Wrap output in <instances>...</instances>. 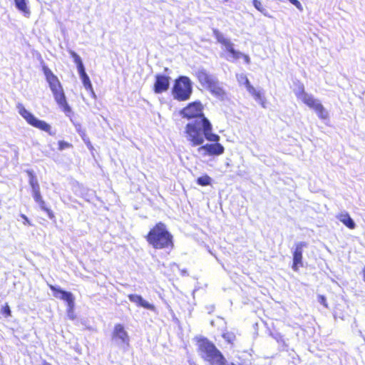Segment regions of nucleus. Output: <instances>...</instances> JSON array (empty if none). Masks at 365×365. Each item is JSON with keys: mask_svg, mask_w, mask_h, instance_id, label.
Returning <instances> with one entry per match:
<instances>
[{"mask_svg": "<svg viewBox=\"0 0 365 365\" xmlns=\"http://www.w3.org/2000/svg\"><path fill=\"white\" fill-rule=\"evenodd\" d=\"M183 134L192 147L202 145L205 139L210 142H217L220 139L217 134L212 132V125L210 122V128L206 130L202 123L198 121H190L185 125Z\"/></svg>", "mask_w": 365, "mask_h": 365, "instance_id": "1", "label": "nucleus"}, {"mask_svg": "<svg viewBox=\"0 0 365 365\" xmlns=\"http://www.w3.org/2000/svg\"><path fill=\"white\" fill-rule=\"evenodd\" d=\"M145 238L148 244L155 250H171L174 248L173 235L162 222L155 223Z\"/></svg>", "mask_w": 365, "mask_h": 365, "instance_id": "2", "label": "nucleus"}, {"mask_svg": "<svg viewBox=\"0 0 365 365\" xmlns=\"http://www.w3.org/2000/svg\"><path fill=\"white\" fill-rule=\"evenodd\" d=\"M200 357L210 365H225L227 360L213 342L205 336L195 338Z\"/></svg>", "mask_w": 365, "mask_h": 365, "instance_id": "3", "label": "nucleus"}, {"mask_svg": "<svg viewBox=\"0 0 365 365\" xmlns=\"http://www.w3.org/2000/svg\"><path fill=\"white\" fill-rule=\"evenodd\" d=\"M41 68L56 102L66 114H70L71 108L68 104L63 87L58 77L46 65H42Z\"/></svg>", "mask_w": 365, "mask_h": 365, "instance_id": "4", "label": "nucleus"}, {"mask_svg": "<svg viewBox=\"0 0 365 365\" xmlns=\"http://www.w3.org/2000/svg\"><path fill=\"white\" fill-rule=\"evenodd\" d=\"M194 76L200 86L212 96L219 98L225 97V91L223 88L220 85L218 81L206 69H198L195 72Z\"/></svg>", "mask_w": 365, "mask_h": 365, "instance_id": "5", "label": "nucleus"}, {"mask_svg": "<svg viewBox=\"0 0 365 365\" xmlns=\"http://www.w3.org/2000/svg\"><path fill=\"white\" fill-rule=\"evenodd\" d=\"M204 107L200 101H195L187 103L184 108L180 110L182 118L187 120H193L192 121H198L202 123L205 129L210 128V120L203 113Z\"/></svg>", "mask_w": 365, "mask_h": 365, "instance_id": "6", "label": "nucleus"}, {"mask_svg": "<svg viewBox=\"0 0 365 365\" xmlns=\"http://www.w3.org/2000/svg\"><path fill=\"white\" fill-rule=\"evenodd\" d=\"M192 93V85L190 79L185 76H180L175 81L171 89L173 98L178 101H188Z\"/></svg>", "mask_w": 365, "mask_h": 365, "instance_id": "7", "label": "nucleus"}, {"mask_svg": "<svg viewBox=\"0 0 365 365\" xmlns=\"http://www.w3.org/2000/svg\"><path fill=\"white\" fill-rule=\"evenodd\" d=\"M26 173L29 178V182L32 189V195L34 201L38 204L41 210L47 214L50 220H55L56 217L54 212L51 208L46 206V203L41 195L40 185L34 172L31 170H28Z\"/></svg>", "mask_w": 365, "mask_h": 365, "instance_id": "8", "label": "nucleus"}, {"mask_svg": "<svg viewBox=\"0 0 365 365\" xmlns=\"http://www.w3.org/2000/svg\"><path fill=\"white\" fill-rule=\"evenodd\" d=\"M19 113L26 121V123L40 130L53 135L54 133L51 130V126L44 120H38L31 112L26 109L21 103H18L16 106Z\"/></svg>", "mask_w": 365, "mask_h": 365, "instance_id": "9", "label": "nucleus"}, {"mask_svg": "<svg viewBox=\"0 0 365 365\" xmlns=\"http://www.w3.org/2000/svg\"><path fill=\"white\" fill-rule=\"evenodd\" d=\"M49 289L53 292L55 297H59L61 299L64 300L67 303V315L71 320L76 319V315L74 312V297L72 293L63 290L59 287H56L52 284H48Z\"/></svg>", "mask_w": 365, "mask_h": 365, "instance_id": "10", "label": "nucleus"}, {"mask_svg": "<svg viewBox=\"0 0 365 365\" xmlns=\"http://www.w3.org/2000/svg\"><path fill=\"white\" fill-rule=\"evenodd\" d=\"M69 54L73 58L74 63L76 64L77 69L84 88L90 93L94 96L95 92L91 81L86 72L85 67L81 57L73 51H70Z\"/></svg>", "mask_w": 365, "mask_h": 365, "instance_id": "11", "label": "nucleus"}, {"mask_svg": "<svg viewBox=\"0 0 365 365\" xmlns=\"http://www.w3.org/2000/svg\"><path fill=\"white\" fill-rule=\"evenodd\" d=\"M112 339L128 348L130 346V337L121 324H116L112 332Z\"/></svg>", "mask_w": 365, "mask_h": 365, "instance_id": "12", "label": "nucleus"}, {"mask_svg": "<svg viewBox=\"0 0 365 365\" xmlns=\"http://www.w3.org/2000/svg\"><path fill=\"white\" fill-rule=\"evenodd\" d=\"M296 96L299 98L306 106H307L309 108L315 110L321 102L317 99L314 98L312 95L306 93L304 86L303 84H299L298 87V91L295 93Z\"/></svg>", "mask_w": 365, "mask_h": 365, "instance_id": "13", "label": "nucleus"}, {"mask_svg": "<svg viewBox=\"0 0 365 365\" xmlns=\"http://www.w3.org/2000/svg\"><path fill=\"white\" fill-rule=\"evenodd\" d=\"M307 246V242H300L295 245L293 251V261L292 268L294 271L298 272L300 267H303V249Z\"/></svg>", "mask_w": 365, "mask_h": 365, "instance_id": "14", "label": "nucleus"}, {"mask_svg": "<svg viewBox=\"0 0 365 365\" xmlns=\"http://www.w3.org/2000/svg\"><path fill=\"white\" fill-rule=\"evenodd\" d=\"M170 78L168 76L157 74L155 76V82L153 90L155 93H163L166 92L170 86Z\"/></svg>", "mask_w": 365, "mask_h": 365, "instance_id": "15", "label": "nucleus"}, {"mask_svg": "<svg viewBox=\"0 0 365 365\" xmlns=\"http://www.w3.org/2000/svg\"><path fill=\"white\" fill-rule=\"evenodd\" d=\"M217 142H213L214 143H207L205 145H201L198 148V151L204 150L205 155H220L225 152L223 145Z\"/></svg>", "mask_w": 365, "mask_h": 365, "instance_id": "16", "label": "nucleus"}, {"mask_svg": "<svg viewBox=\"0 0 365 365\" xmlns=\"http://www.w3.org/2000/svg\"><path fill=\"white\" fill-rule=\"evenodd\" d=\"M128 297L130 302L135 303L139 307H142L150 310H153L155 309V307L153 304L145 301L140 295L130 294Z\"/></svg>", "mask_w": 365, "mask_h": 365, "instance_id": "17", "label": "nucleus"}, {"mask_svg": "<svg viewBox=\"0 0 365 365\" xmlns=\"http://www.w3.org/2000/svg\"><path fill=\"white\" fill-rule=\"evenodd\" d=\"M213 34L217 41L224 46L227 52L234 47L233 43L229 39L225 38L222 34L217 29L213 30Z\"/></svg>", "mask_w": 365, "mask_h": 365, "instance_id": "18", "label": "nucleus"}, {"mask_svg": "<svg viewBox=\"0 0 365 365\" xmlns=\"http://www.w3.org/2000/svg\"><path fill=\"white\" fill-rule=\"evenodd\" d=\"M336 218L350 230H353L356 227L355 222L346 212L339 213Z\"/></svg>", "mask_w": 365, "mask_h": 365, "instance_id": "19", "label": "nucleus"}, {"mask_svg": "<svg viewBox=\"0 0 365 365\" xmlns=\"http://www.w3.org/2000/svg\"><path fill=\"white\" fill-rule=\"evenodd\" d=\"M248 92L253 96V98L257 101L263 108L266 107V101L263 97V95L260 91H257L254 87L248 91Z\"/></svg>", "mask_w": 365, "mask_h": 365, "instance_id": "20", "label": "nucleus"}, {"mask_svg": "<svg viewBox=\"0 0 365 365\" xmlns=\"http://www.w3.org/2000/svg\"><path fill=\"white\" fill-rule=\"evenodd\" d=\"M16 7L24 15L29 16L30 10L27 6L26 0H14Z\"/></svg>", "mask_w": 365, "mask_h": 365, "instance_id": "21", "label": "nucleus"}, {"mask_svg": "<svg viewBox=\"0 0 365 365\" xmlns=\"http://www.w3.org/2000/svg\"><path fill=\"white\" fill-rule=\"evenodd\" d=\"M318 117L322 120H327L329 118V113L324 106L321 103L318 107L314 110Z\"/></svg>", "mask_w": 365, "mask_h": 365, "instance_id": "22", "label": "nucleus"}, {"mask_svg": "<svg viewBox=\"0 0 365 365\" xmlns=\"http://www.w3.org/2000/svg\"><path fill=\"white\" fill-rule=\"evenodd\" d=\"M197 185L201 186H207L211 184V178L207 175L199 177L196 180Z\"/></svg>", "mask_w": 365, "mask_h": 365, "instance_id": "23", "label": "nucleus"}, {"mask_svg": "<svg viewBox=\"0 0 365 365\" xmlns=\"http://www.w3.org/2000/svg\"><path fill=\"white\" fill-rule=\"evenodd\" d=\"M222 338L229 344H232L235 341L236 336L235 334L232 331H227L222 334Z\"/></svg>", "mask_w": 365, "mask_h": 365, "instance_id": "24", "label": "nucleus"}, {"mask_svg": "<svg viewBox=\"0 0 365 365\" xmlns=\"http://www.w3.org/2000/svg\"><path fill=\"white\" fill-rule=\"evenodd\" d=\"M1 314L3 315L4 317L5 318H7V317H11V309H10V307L9 305L8 304V303H5L1 309Z\"/></svg>", "mask_w": 365, "mask_h": 365, "instance_id": "25", "label": "nucleus"}, {"mask_svg": "<svg viewBox=\"0 0 365 365\" xmlns=\"http://www.w3.org/2000/svg\"><path fill=\"white\" fill-rule=\"evenodd\" d=\"M252 3H253V5H254L255 8L257 10H258L261 13L264 14V15H266V10L263 7V6H262V4L260 1H259V0H253Z\"/></svg>", "mask_w": 365, "mask_h": 365, "instance_id": "26", "label": "nucleus"}, {"mask_svg": "<svg viewBox=\"0 0 365 365\" xmlns=\"http://www.w3.org/2000/svg\"><path fill=\"white\" fill-rule=\"evenodd\" d=\"M58 146L59 150H63L67 148H72V144L64 140H59L58 142Z\"/></svg>", "mask_w": 365, "mask_h": 365, "instance_id": "27", "label": "nucleus"}, {"mask_svg": "<svg viewBox=\"0 0 365 365\" xmlns=\"http://www.w3.org/2000/svg\"><path fill=\"white\" fill-rule=\"evenodd\" d=\"M228 53H230V55L232 56V57L235 60H237V59L241 58V57L242 56V53L241 52H240V51H237L235 50L234 47L232 49H230L228 51Z\"/></svg>", "mask_w": 365, "mask_h": 365, "instance_id": "28", "label": "nucleus"}, {"mask_svg": "<svg viewBox=\"0 0 365 365\" xmlns=\"http://www.w3.org/2000/svg\"><path fill=\"white\" fill-rule=\"evenodd\" d=\"M319 302L323 305L325 308H329V304L327 301V298L324 295H318L317 297Z\"/></svg>", "mask_w": 365, "mask_h": 365, "instance_id": "29", "label": "nucleus"}, {"mask_svg": "<svg viewBox=\"0 0 365 365\" xmlns=\"http://www.w3.org/2000/svg\"><path fill=\"white\" fill-rule=\"evenodd\" d=\"M243 79H244V84L247 90L250 91V89H252L253 88V86L251 85L249 79L247 78V76H244L243 77Z\"/></svg>", "mask_w": 365, "mask_h": 365, "instance_id": "30", "label": "nucleus"}, {"mask_svg": "<svg viewBox=\"0 0 365 365\" xmlns=\"http://www.w3.org/2000/svg\"><path fill=\"white\" fill-rule=\"evenodd\" d=\"M21 217L24 220V224L25 225H32L31 221L29 220L26 215L21 214Z\"/></svg>", "mask_w": 365, "mask_h": 365, "instance_id": "31", "label": "nucleus"}, {"mask_svg": "<svg viewBox=\"0 0 365 365\" xmlns=\"http://www.w3.org/2000/svg\"><path fill=\"white\" fill-rule=\"evenodd\" d=\"M241 58H242L246 63H248L250 62V57L247 55L242 53Z\"/></svg>", "mask_w": 365, "mask_h": 365, "instance_id": "32", "label": "nucleus"}, {"mask_svg": "<svg viewBox=\"0 0 365 365\" xmlns=\"http://www.w3.org/2000/svg\"><path fill=\"white\" fill-rule=\"evenodd\" d=\"M362 277H363V281L365 282V266L364 267V268L362 269Z\"/></svg>", "mask_w": 365, "mask_h": 365, "instance_id": "33", "label": "nucleus"}, {"mask_svg": "<svg viewBox=\"0 0 365 365\" xmlns=\"http://www.w3.org/2000/svg\"><path fill=\"white\" fill-rule=\"evenodd\" d=\"M225 365H235L233 363H230V364H226Z\"/></svg>", "mask_w": 365, "mask_h": 365, "instance_id": "34", "label": "nucleus"}, {"mask_svg": "<svg viewBox=\"0 0 365 365\" xmlns=\"http://www.w3.org/2000/svg\"><path fill=\"white\" fill-rule=\"evenodd\" d=\"M46 365H51V364H48V363H46Z\"/></svg>", "mask_w": 365, "mask_h": 365, "instance_id": "35", "label": "nucleus"}]
</instances>
